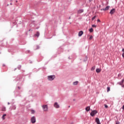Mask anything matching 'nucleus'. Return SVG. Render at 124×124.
<instances>
[{
  "label": "nucleus",
  "mask_w": 124,
  "mask_h": 124,
  "mask_svg": "<svg viewBox=\"0 0 124 124\" xmlns=\"http://www.w3.org/2000/svg\"><path fill=\"white\" fill-rule=\"evenodd\" d=\"M3 66H5V65L3 64Z\"/></svg>",
  "instance_id": "c9c22d12"
},
{
  "label": "nucleus",
  "mask_w": 124,
  "mask_h": 124,
  "mask_svg": "<svg viewBox=\"0 0 124 124\" xmlns=\"http://www.w3.org/2000/svg\"><path fill=\"white\" fill-rule=\"evenodd\" d=\"M109 8H110V6H107L105 8L102 9L101 10H103L104 11H106L107 10H109Z\"/></svg>",
  "instance_id": "0eeeda50"
},
{
  "label": "nucleus",
  "mask_w": 124,
  "mask_h": 124,
  "mask_svg": "<svg viewBox=\"0 0 124 124\" xmlns=\"http://www.w3.org/2000/svg\"><path fill=\"white\" fill-rule=\"evenodd\" d=\"M22 67V66H21V65H18V66L17 67L18 69H19V70H20L21 69V68Z\"/></svg>",
  "instance_id": "6ab92c4d"
},
{
  "label": "nucleus",
  "mask_w": 124,
  "mask_h": 124,
  "mask_svg": "<svg viewBox=\"0 0 124 124\" xmlns=\"http://www.w3.org/2000/svg\"><path fill=\"white\" fill-rule=\"evenodd\" d=\"M105 108H108V106L107 105H105Z\"/></svg>",
  "instance_id": "bb28decb"
},
{
  "label": "nucleus",
  "mask_w": 124,
  "mask_h": 124,
  "mask_svg": "<svg viewBox=\"0 0 124 124\" xmlns=\"http://www.w3.org/2000/svg\"><path fill=\"white\" fill-rule=\"evenodd\" d=\"M89 1H91V0H89Z\"/></svg>",
  "instance_id": "4c0bfd02"
},
{
  "label": "nucleus",
  "mask_w": 124,
  "mask_h": 124,
  "mask_svg": "<svg viewBox=\"0 0 124 124\" xmlns=\"http://www.w3.org/2000/svg\"><path fill=\"white\" fill-rule=\"evenodd\" d=\"M96 18V16H94L93 18H92V21H93L94 19H95Z\"/></svg>",
  "instance_id": "b1692460"
},
{
  "label": "nucleus",
  "mask_w": 124,
  "mask_h": 124,
  "mask_svg": "<svg viewBox=\"0 0 124 124\" xmlns=\"http://www.w3.org/2000/svg\"><path fill=\"white\" fill-rule=\"evenodd\" d=\"M4 117H6V114H4V115L2 116V120H5V118H4Z\"/></svg>",
  "instance_id": "2eb2a0df"
},
{
  "label": "nucleus",
  "mask_w": 124,
  "mask_h": 124,
  "mask_svg": "<svg viewBox=\"0 0 124 124\" xmlns=\"http://www.w3.org/2000/svg\"><path fill=\"white\" fill-rule=\"evenodd\" d=\"M9 104H10V103L9 102L8 103V105H9Z\"/></svg>",
  "instance_id": "f704fd0d"
},
{
  "label": "nucleus",
  "mask_w": 124,
  "mask_h": 124,
  "mask_svg": "<svg viewBox=\"0 0 124 124\" xmlns=\"http://www.w3.org/2000/svg\"><path fill=\"white\" fill-rule=\"evenodd\" d=\"M35 36H37V37H38V36H39L40 35V33L39 32L37 31L36 32V33L35 34Z\"/></svg>",
  "instance_id": "4468645a"
},
{
  "label": "nucleus",
  "mask_w": 124,
  "mask_h": 124,
  "mask_svg": "<svg viewBox=\"0 0 124 124\" xmlns=\"http://www.w3.org/2000/svg\"><path fill=\"white\" fill-rule=\"evenodd\" d=\"M116 124H120V122L119 121L116 122Z\"/></svg>",
  "instance_id": "cd10ccee"
},
{
  "label": "nucleus",
  "mask_w": 124,
  "mask_h": 124,
  "mask_svg": "<svg viewBox=\"0 0 124 124\" xmlns=\"http://www.w3.org/2000/svg\"><path fill=\"white\" fill-rule=\"evenodd\" d=\"M54 105L55 108H60V106L58 104V103H55Z\"/></svg>",
  "instance_id": "9d476101"
},
{
  "label": "nucleus",
  "mask_w": 124,
  "mask_h": 124,
  "mask_svg": "<svg viewBox=\"0 0 124 124\" xmlns=\"http://www.w3.org/2000/svg\"><path fill=\"white\" fill-rule=\"evenodd\" d=\"M13 109H14V110H15V109H16V107H15V106H13Z\"/></svg>",
  "instance_id": "a878e982"
},
{
  "label": "nucleus",
  "mask_w": 124,
  "mask_h": 124,
  "mask_svg": "<svg viewBox=\"0 0 124 124\" xmlns=\"http://www.w3.org/2000/svg\"><path fill=\"white\" fill-rule=\"evenodd\" d=\"M86 111H87V112H89V111H90V110H91V108L90 107H87L85 108Z\"/></svg>",
  "instance_id": "f8f14e48"
},
{
  "label": "nucleus",
  "mask_w": 124,
  "mask_h": 124,
  "mask_svg": "<svg viewBox=\"0 0 124 124\" xmlns=\"http://www.w3.org/2000/svg\"><path fill=\"white\" fill-rule=\"evenodd\" d=\"M122 109H123V110H124V105H123V107H122Z\"/></svg>",
  "instance_id": "7c9ffc66"
},
{
  "label": "nucleus",
  "mask_w": 124,
  "mask_h": 124,
  "mask_svg": "<svg viewBox=\"0 0 124 124\" xmlns=\"http://www.w3.org/2000/svg\"><path fill=\"white\" fill-rule=\"evenodd\" d=\"M37 49H39V46H37Z\"/></svg>",
  "instance_id": "72a5a7b5"
},
{
  "label": "nucleus",
  "mask_w": 124,
  "mask_h": 124,
  "mask_svg": "<svg viewBox=\"0 0 124 124\" xmlns=\"http://www.w3.org/2000/svg\"><path fill=\"white\" fill-rule=\"evenodd\" d=\"M101 72V69L99 68L96 69V72H97V73H99Z\"/></svg>",
  "instance_id": "ddd939ff"
},
{
  "label": "nucleus",
  "mask_w": 124,
  "mask_h": 124,
  "mask_svg": "<svg viewBox=\"0 0 124 124\" xmlns=\"http://www.w3.org/2000/svg\"><path fill=\"white\" fill-rule=\"evenodd\" d=\"M73 84L75 85H78V81L74 82Z\"/></svg>",
  "instance_id": "a211bd4d"
},
{
  "label": "nucleus",
  "mask_w": 124,
  "mask_h": 124,
  "mask_svg": "<svg viewBox=\"0 0 124 124\" xmlns=\"http://www.w3.org/2000/svg\"><path fill=\"white\" fill-rule=\"evenodd\" d=\"M17 88L18 89V90H20V89H21V88H20V87H17Z\"/></svg>",
  "instance_id": "2f4dec72"
},
{
  "label": "nucleus",
  "mask_w": 124,
  "mask_h": 124,
  "mask_svg": "<svg viewBox=\"0 0 124 124\" xmlns=\"http://www.w3.org/2000/svg\"><path fill=\"white\" fill-rule=\"evenodd\" d=\"M16 2H18V1H16Z\"/></svg>",
  "instance_id": "e433bc0d"
},
{
  "label": "nucleus",
  "mask_w": 124,
  "mask_h": 124,
  "mask_svg": "<svg viewBox=\"0 0 124 124\" xmlns=\"http://www.w3.org/2000/svg\"><path fill=\"white\" fill-rule=\"evenodd\" d=\"M116 12V9H112V10H110V12H109L110 14L111 15H113L114 13Z\"/></svg>",
  "instance_id": "39448f33"
},
{
  "label": "nucleus",
  "mask_w": 124,
  "mask_h": 124,
  "mask_svg": "<svg viewBox=\"0 0 124 124\" xmlns=\"http://www.w3.org/2000/svg\"><path fill=\"white\" fill-rule=\"evenodd\" d=\"M92 28H96V25H92Z\"/></svg>",
  "instance_id": "393cba45"
},
{
  "label": "nucleus",
  "mask_w": 124,
  "mask_h": 124,
  "mask_svg": "<svg viewBox=\"0 0 124 124\" xmlns=\"http://www.w3.org/2000/svg\"><path fill=\"white\" fill-rule=\"evenodd\" d=\"M35 113V111L34 110H31V114H34Z\"/></svg>",
  "instance_id": "412c9836"
},
{
  "label": "nucleus",
  "mask_w": 124,
  "mask_h": 124,
  "mask_svg": "<svg viewBox=\"0 0 124 124\" xmlns=\"http://www.w3.org/2000/svg\"><path fill=\"white\" fill-rule=\"evenodd\" d=\"M95 122L97 123V124H101V123H100V121H99V119L98 118H96L95 119Z\"/></svg>",
  "instance_id": "6e6552de"
},
{
  "label": "nucleus",
  "mask_w": 124,
  "mask_h": 124,
  "mask_svg": "<svg viewBox=\"0 0 124 124\" xmlns=\"http://www.w3.org/2000/svg\"><path fill=\"white\" fill-rule=\"evenodd\" d=\"M30 50H27V51H26V53H30Z\"/></svg>",
  "instance_id": "c85d7f7f"
},
{
  "label": "nucleus",
  "mask_w": 124,
  "mask_h": 124,
  "mask_svg": "<svg viewBox=\"0 0 124 124\" xmlns=\"http://www.w3.org/2000/svg\"><path fill=\"white\" fill-rule=\"evenodd\" d=\"M94 69H95V66H94L91 68L92 71H93V70H94Z\"/></svg>",
  "instance_id": "dca6fc26"
},
{
  "label": "nucleus",
  "mask_w": 124,
  "mask_h": 124,
  "mask_svg": "<svg viewBox=\"0 0 124 124\" xmlns=\"http://www.w3.org/2000/svg\"><path fill=\"white\" fill-rule=\"evenodd\" d=\"M44 111H48V106H47L46 105H43L42 106Z\"/></svg>",
  "instance_id": "7ed1b4c3"
},
{
  "label": "nucleus",
  "mask_w": 124,
  "mask_h": 124,
  "mask_svg": "<svg viewBox=\"0 0 124 124\" xmlns=\"http://www.w3.org/2000/svg\"><path fill=\"white\" fill-rule=\"evenodd\" d=\"M121 86H122V88H124V84H123V85H122Z\"/></svg>",
  "instance_id": "c756f323"
},
{
  "label": "nucleus",
  "mask_w": 124,
  "mask_h": 124,
  "mask_svg": "<svg viewBox=\"0 0 124 124\" xmlns=\"http://www.w3.org/2000/svg\"><path fill=\"white\" fill-rule=\"evenodd\" d=\"M83 12H84V10L83 9H79L78 11V14H81V13H83Z\"/></svg>",
  "instance_id": "1a4fd4ad"
},
{
  "label": "nucleus",
  "mask_w": 124,
  "mask_h": 124,
  "mask_svg": "<svg viewBox=\"0 0 124 124\" xmlns=\"http://www.w3.org/2000/svg\"><path fill=\"white\" fill-rule=\"evenodd\" d=\"M83 33H84L83 31H80L78 33V36H82V35H83Z\"/></svg>",
  "instance_id": "9b49d317"
},
{
  "label": "nucleus",
  "mask_w": 124,
  "mask_h": 124,
  "mask_svg": "<svg viewBox=\"0 0 124 124\" xmlns=\"http://www.w3.org/2000/svg\"><path fill=\"white\" fill-rule=\"evenodd\" d=\"M93 35H91L90 37H89V40H92V39H93Z\"/></svg>",
  "instance_id": "5701e85b"
},
{
  "label": "nucleus",
  "mask_w": 124,
  "mask_h": 124,
  "mask_svg": "<svg viewBox=\"0 0 124 124\" xmlns=\"http://www.w3.org/2000/svg\"><path fill=\"white\" fill-rule=\"evenodd\" d=\"M89 31H90V32H93V28H91L89 30Z\"/></svg>",
  "instance_id": "f3484780"
},
{
  "label": "nucleus",
  "mask_w": 124,
  "mask_h": 124,
  "mask_svg": "<svg viewBox=\"0 0 124 124\" xmlns=\"http://www.w3.org/2000/svg\"><path fill=\"white\" fill-rule=\"evenodd\" d=\"M110 92V87H107V92Z\"/></svg>",
  "instance_id": "4be33fe9"
},
{
  "label": "nucleus",
  "mask_w": 124,
  "mask_h": 124,
  "mask_svg": "<svg viewBox=\"0 0 124 124\" xmlns=\"http://www.w3.org/2000/svg\"><path fill=\"white\" fill-rule=\"evenodd\" d=\"M124 78H123L121 81L117 83L118 85H120V86H122L123 84H124Z\"/></svg>",
  "instance_id": "423d86ee"
},
{
  "label": "nucleus",
  "mask_w": 124,
  "mask_h": 124,
  "mask_svg": "<svg viewBox=\"0 0 124 124\" xmlns=\"http://www.w3.org/2000/svg\"><path fill=\"white\" fill-rule=\"evenodd\" d=\"M97 22H100V19H97Z\"/></svg>",
  "instance_id": "473e14b6"
},
{
  "label": "nucleus",
  "mask_w": 124,
  "mask_h": 124,
  "mask_svg": "<svg viewBox=\"0 0 124 124\" xmlns=\"http://www.w3.org/2000/svg\"><path fill=\"white\" fill-rule=\"evenodd\" d=\"M31 121L32 124H35V123H36V118H35V116H32L31 118Z\"/></svg>",
  "instance_id": "f257e3e1"
},
{
  "label": "nucleus",
  "mask_w": 124,
  "mask_h": 124,
  "mask_svg": "<svg viewBox=\"0 0 124 124\" xmlns=\"http://www.w3.org/2000/svg\"><path fill=\"white\" fill-rule=\"evenodd\" d=\"M96 114H97V111L94 110L91 112V113H90V115L91 116H92V117H94V116H95Z\"/></svg>",
  "instance_id": "f03ea898"
},
{
  "label": "nucleus",
  "mask_w": 124,
  "mask_h": 124,
  "mask_svg": "<svg viewBox=\"0 0 124 124\" xmlns=\"http://www.w3.org/2000/svg\"><path fill=\"white\" fill-rule=\"evenodd\" d=\"M55 78V76H48V79L49 80V81H53Z\"/></svg>",
  "instance_id": "20e7f679"
},
{
  "label": "nucleus",
  "mask_w": 124,
  "mask_h": 124,
  "mask_svg": "<svg viewBox=\"0 0 124 124\" xmlns=\"http://www.w3.org/2000/svg\"><path fill=\"white\" fill-rule=\"evenodd\" d=\"M5 110H6L5 107H3L2 108V111H5Z\"/></svg>",
  "instance_id": "aec40b11"
}]
</instances>
